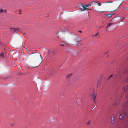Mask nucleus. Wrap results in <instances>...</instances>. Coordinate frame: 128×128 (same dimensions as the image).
I'll return each mask as SVG.
<instances>
[{
    "mask_svg": "<svg viewBox=\"0 0 128 128\" xmlns=\"http://www.w3.org/2000/svg\"><path fill=\"white\" fill-rule=\"evenodd\" d=\"M54 71H52L51 73V75H52V74H53L54 73Z\"/></svg>",
    "mask_w": 128,
    "mask_h": 128,
    "instance_id": "nucleus-20",
    "label": "nucleus"
},
{
    "mask_svg": "<svg viewBox=\"0 0 128 128\" xmlns=\"http://www.w3.org/2000/svg\"><path fill=\"white\" fill-rule=\"evenodd\" d=\"M124 116V115H120L119 117L120 119V120L122 119Z\"/></svg>",
    "mask_w": 128,
    "mask_h": 128,
    "instance_id": "nucleus-14",
    "label": "nucleus"
},
{
    "mask_svg": "<svg viewBox=\"0 0 128 128\" xmlns=\"http://www.w3.org/2000/svg\"><path fill=\"white\" fill-rule=\"evenodd\" d=\"M51 52H52V53L53 55H54L55 54V52L54 51L52 50Z\"/></svg>",
    "mask_w": 128,
    "mask_h": 128,
    "instance_id": "nucleus-17",
    "label": "nucleus"
},
{
    "mask_svg": "<svg viewBox=\"0 0 128 128\" xmlns=\"http://www.w3.org/2000/svg\"><path fill=\"white\" fill-rule=\"evenodd\" d=\"M72 52L73 54H74V56H77L78 52L76 50H72Z\"/></svg>",
    "mask_w": 128,
    "mask_h": 128,
    "instance_id": "nucleus-6",
    "label": "nucleus"
},
{
    "mask_svg": "<svg viewBox=\"0 0 128 128\" xmlns=\"http://www.w3.org/2000/svg\"><path fill=\"white\" fill-rule=\"evenodd\" d=\"M91 10V9H90V10Z\"/></svg>",
    "mask_w": 128,
    "mask_h": 128,
    "instance_id": "nucleus-41",
    "label": "nucleus"
},
{
    "mask_svg": "<svg viewBox=\"0 0 128 128\" xmlns=\"http://www.w3.org/2000/svg\"><path fill=\"white\" fill-rule=\"evenodd\" d=\"M33 56L35 58H38L39 57H40L41 58L40 61V62H39L38 64H36L35 63H34L33 64V65L32 66L33 68H34L38 67L39 65L42 62V57L41 56L39 52H38L34 54Z\"/></svg>",
    "mask_w": 128,
    "mask_h": 128,
    "instance_id": "nucleus-2",
    "label": "nucleus"
},
{
    "mask_svg": "<svg viewBox=\"0 0 128 128\" xmlns=\"http://www.w3.org/2000/svg\"><path fill=\"white\" fill-rule=\"evenodd\" d=\"M10 30H11L12 31L15 32L17 31L18 30H20L19 28H11Z\"/></svg>",
    "mask_w": 128,
    "mask_h": 128,
    "instance_id": "nucleus-8",
    "label": "nucleus"
},
{
    "mask_svg": "<svg viewBox=\"0 0 128 128\" xmlns=\"http://www.w3.org/2000/svg\"><path fill=\"white\" fill-rule=\"evenodd\" d=\"M81 41H82V40L80 38L79 36H77L76 37L74 38L73 40L70 41V43H69V42L68 40H65L64 41V42H66L67 44L74 45H77L78 42Z\"/></svg>",
    "mask_w": 128,
    "mask_h": 128,
    "instance_id": "nucleus-1",
    "label": "nucleus"
},
{
    "mask_svg": "<svg viewBox=\"0 0 128 128\" xmlns=\"http://www.w3.org/2000/svg\"><path fill=\"white\" fill-rule=\"evenodd\" d=\"M94 100V103L95 104H96L97 103H98V102H96L95 100Z\"/></svg>",
    "mask_w": 128,
    "mask_h": 128,
    "instance_id": "nucleus-23",
    "label": "nucleus"
},
{
    "mask_svg": "<svg viewBox=\"0 0 128 128\" xmlns=\"http://www.w3.org/2000/svg\"><path fill=\"white\" fill-rule=\"evenodd\" d=\"M113 24V23H110L108 24V26L106 28V29H107V28L110 26L111 25H112Z\"/></svg>",
    "mask_w": 128,
    "mask_h": 128,
    "instance_id": "nucleus-15",
    "label": "nucleus"
},
{
    "mask_svg": "<svg viewBox=\"0 0 128 128\" xmlns=\"http://www.w3.org/2000/svg\"><path fill=\"white\" fill-rule=\"evenodd\" d=\"M113 2H106V3H112Z\"/></svg>",
    "mask_w": 128,
    "mask_h": 128,
    "instance_id": "nucleus-25",
    "label": "nucleus"
},
{
    "mask_svg": "<svg viewBox=\"0 0 128 128\" xmlns=\"http://www.w3.org/2000/svg\"><path fill=\"white\" fill-rule=\"evenodd\" d=\"M125 9L126 10H128V8H127V7L126 8H125Z\"/></svg>",
    "mask_w": 128,
    "mask_h": 128,
    "instance_id": "nucleus-31",
    "label": "nucleus"
},
{
    "mask_svg": "<svg viewBox=\"0 0 128 128\" xmlns=\"http://www.w3.org/2000/svg\"><path fill=\"white\" fill-rule=\"evenodd\" d=\"M126 128H128V123H127L126 127Z\"/></svg>",
    "mask_w": 128,
    "mask_h": 128,
    "instance_id": "nucleus-27",
    "label": "nucleus"
},
{
    "mask_svg": "<svg viewBox=\"0 0 128 128\" xmlns=\"http://www.w3.org/2000/svg\"><path fill=\"white\" fill-rule=\"evenodd\" d=\"M4 54L3 53H2V54H0V57H1L2 58L4 57Z\"/></svg>",
    "mask_w": 128,
    "mask_h": 128,
    "instance_id": "nucleus-16",
    "label": "nucleus"
},
{
    "mask_svg": "<svg viewBox=\"0 0 128 128\" xmlns=\"http://www.w3.org/2000/svg\"><path fill=\"white\" fill-rule=\"evenodd\" d=\"M111 122L112 123L114 124V123L115 120L114 119V116L112 117L111 118Z\"/></svg>",
    "mask_w": 128,
    "mask_h": 128,
    "instance_id": "nucleus-9",
    "label": "nucleus"
},
{
    "mask_svg": "<svg viewBox=\"0 0 128 128\" xmlns=\"http://www.w3.org/2000/svg\"><path fill=\"white\" fill-rule=\"evenodd\" d=\"M128 102V96H126L125 99V101L124 102V104H123L122 105L123 107L124 108V106H125L127 104Z\"/></svg>",
    "mask_w": 128,
    "mask_h": 128,
    "instance_id": "nucleus-3",
    "label": "nucleus"
},
{
    "mask_svg": "<svg viewBox=\"0 0 128 128\" xmlns=\"http://www.w3.org/2000/svg\"><path fill=\"white\" fill-rule=\"evenodd\" d=\"M73 74L72 73H71L70 74H68L67 76H66V77L67 78H70L71 76H72V75Z\"/></svg>",
    "mask_w": 128,
    "mask_h": 128,
    "instance_id": "nucleus-13",
    "label": "nucleus"
},
{
    "mask_svg": "<svg viewBox=\"0 0 128 128\" xmlns=\"http://www.w3.org/2000/svg\"><path fill=\"white\" fill-rule=\"evenodd\" d=\"M79 32L80 33H81L82 32L81 31H79Z\"/></svg>",
    "mask_w": 128,
    "mask_h": 128,
    "instance_id": "nucleus-35",
    "label": "nucleus"
},
{
    "mask_svg": "<svg viewBox=\"0 0 128 128\" xmlns=\"http://www.w3.org/2000/svg\"><path fill=\"white\" fill-rule=\"evenodd\" d=\"M99 32H97V34H96L94 36H96L98 35H99Z\"/></svg>",
    "mask_w": 128,
    "mask_h": 128,
    "instance_id": "nucleus-24",
    "label": "nucleus"
},
{
    "mask_svg": "<svg viewBox=\"0 0 128 128\" xmlns=\"http://www.w3.org/2000/svg\"><path fill=\"white\" fill-rule=\"evenodd\" d=\"M92 5V4H89L88 5H86V7H89L90 6H91Z\"/></svg>",
    "mask_w": 128,
    "mask_h": 128,
    "instance_id": "nucleus-19",
    "label": "nucleus"
},
{
    "mask_svg": "<svg viewBox=\"0 0 128 128\" xmlns=\"http://www.w3.org/2000/svg\"><path fill=\"white\" fill-rule=\"evenodd\" d=\"M21 14V13H20L19 14Z\"/></svg>",
    "mask_w": 128,
    "mask_h": 128,
    "instance_id": "nucleus-40",
    "label": "nucleus"
},
{
    "mask_svg": "<svg viewBox=\"0 0 128 128\" xmlns=\"http://www.w3.org/2000/svg\"><path fill=\"white\" fill-rule=\"evenodd\" d=\"M114 14H108V15H107V16H108V18H110L113 15H114Z\"/></svg>",
    "mask_w": 128,
    "mask_h": 128,
    "instance_id": "nucleus-12",
    "label": "nucleus"
},
{
    "mask_svg": "<svg viewBox=\"0 0 128 128\" xmlns=\"http://www.w3.org/2000/svg\"><path fill=\"white\" fill-rule=\"evenodd\" d=\"M60 32H58V33L57 34H58L60 33Z\"/></svg>",
    "mask_w": 128,
    "mask_h": 128,
    "instance_id": "nucleus-36",
    "label": "nucleus"
},
{
    "mask_svg": "<svg viewBox=\"0 0 128 128\" xmlns=\"http://www.w3.org/2000/svg\"><path fill=\"white\" fill-rule=\"evenodd\" d=\"M48 55L51 52H52V50H49L48 51Z\"/></svg>",
    "mask_w": 128,
    "mask_h": 128,
    "instance_id": "nucleus-21",
    "label": "nucleus"
},
{
    "mask_svg": "<svg viewBox=\"0 0 128 128\" xmlns=\"http://www.w3.org/2000/svg\"><path fill=\"white\" fill-rule=\"evenodd\" d=\"M90 122H88L86 123V124L87 125H89V123H90Z\"/></svg>",
    "mask_w": 128,
    "mask_h": 128,
    "instance_id": "nucleus-32",
    "label": "nucleus"
},
{
    "mask_svg": "<svg viewBox=\"0 0 128 128\" xmlns=\"http://www.w3.org/2000/svg\"><path fill=\"white\" fill-rule=\"evenodd\" d=\"M94 2V1L92 3L93 4Z\"/></svg>",
    "mask_w": 128,
    "mask_h": 128,
    "instance_id": "nucleus-38",
    "label": "nucleus"
},
{
    "mask_svg": "<svg viewBox=\"0 0 128 128\" xmlns=\"http://www.w3.org/2000/svg\"><path fill=\"white\" fill-rule=\"evenodd\" d=\"M120 72H119V73H117L116 75L117 76H118L120 75Z\"/></svg>",
    "mask_w": 128,
    "mask_h": 128,
    "instance_id": "nucleus-22",
    "label": "nucleus"
},
{
    "mask_svg": "<svg viewBox=\"0 0 128 128\" xmlns=\"http://www.w3.org/2000/svg\"><path fill=\"white\" fill-rule=\"evenodd\" d=\"M97 96L96 93L94 92L93 94L92 95V97L93 100H94L96 98Z\"/></svg>",
    "mask_w": 128,
    "mask_h": 128,
    "instance_id": "nucleus-7",
    "label": "nucleus"
},
{
    "mask_svg": "<svg viewBox=\"0 0 128 128\" xmlns=\"http://www.w3.org/2000/svg\"><path fill=\"white\" fill-rule=\"evenodd\" d=\"M113 74H112L109 77V78L107 79V80H108L110 78H111L112 76H113Z\"/></svg>",
    "mask_w": 128,
    "mask_h": 128,
    "instance_id": "nucleus-18",
    "label": "nucleus"
},
{
    "mask_svg": "<svg viewBox=\"0 0 128 128\" xmlns=\"http://www.w3.org/2000/svg\"><path fill=\"white\" fill-rule=\"evenodd\" d=\"M11 125H12V126H14V124H11Z\"/></svg>",
    "mask_w": 128,
    "mask_h": 128,
    "instance_id": "nucleus-39",
    "label": "nucleus"
},
{
    "mask_svg": "<svg viewBox=\"0 0 128 128\" xmlns=\"http://www.w3.org/2000/svg\"><path fill=\"white\" fill-rule=\"evenodd\" d=\"M119 113L118 112H117L116 113V116H117V115L119 114Z\"/></svg>",
    "mask_w": 128,
    "mask_h": 128,
    "instance_id": "nucleus-28",
    "label": "nucleus"
},
{
    "mask_svg": "<svg viewBox=\"0 0 128 128\" xmlns=\"http://www.w3.org/2000/svg\"><path fill=\"white\" fill-rule=\"evenodd\" d=\"M127 116H128V115H127Z\"/></svg>",
    "mask_w": 128,
    "mask_h": 128,
    "instance_id": "nucleus-44",
    "label": "nucleus"
},
{
    "mask_svg": "<svg viewBox=\"0 0 128 128\" xmlns=\"http://www.w3.org/2000/svg\"><path fill=\"white\" fill-rule=\"evenodd\" d=\"M7 10H3L2 9H0V14H3L4 13H6L7 12Z\"/></svg>",
    "mask_w": 128,
    "mask_h": 128,
    "instance_id": "nucleus-5",
    "label": "nucleus"
},
{
    "mask_svg": "<svg viewBox=\"0 0 128 128\" xmlns=\"http://www.w3.org/2000/svg\"><path fill=\"white\" fill-rule=\"evenodd\" d=\"M119 128V127H118V128Z\"/></svg>",
    "mask_w": 128,
    "mask_h": 128,
    "instance_id": "nucleus-47",
    "label": "nucleus"
},
{
    "mask_svg": "<svg viewBox=\"0 0 128 128\" xmlns=\"http://www.w3.org/2000/svg\"><path fill=\"white\" fill-rule=\"evenodd\" d=\"M122 3L120 4L118 6H117V8H116V9L115 10H114L113 11H110V12H114V11H115L116 10H117V9L120 6V5H121Z\"/></svg>",
    "mask_w": 128,
    "mask_h": 128,
    "instance_id": "nucleus-10",
    "label": "nucleus"
},
{
    "mask_svg": "<svg viewBox=\"0 0 128 128\" xmlns=\"http://www.w3.org/2000/svg\"><path fill=\"white\" fill-rule=\"evenodd\" d=\"M65 40H64V41H63L64 42V41ZM66 42H65V43H64L62 44H60V46H65L66 45H67V44H66Z\"/></svg>",
    "mask_w": 128,
    "mask_h": 128,
    "instance_id": "nucleus-11",
    "label": "nucleus"
},
{
    "mask_svg": "<svg viewBox=\"0 0 128 128\" xmlns=\"http://www.w3.org/2000/svg\"><path fill=\"white\" fill-rule=\"evenodd\" d=\"M81 6H82L83 7V9L81 8L80 9V10H81V11L82 12L84 11L85 10H88V8H86V6H84L83 4H82Z\"/></svg>",
    "mask_w": 128,
    "mask_h": 128,
    "instance_id": "nucleus-4",
    "label": "nucleus"
},
{
    "mask_svg": "<svg viewBox=\"0 0 128 128\" xmlns=\"http://www.w3.org/2000/svg\"><path fill=\"white\" fill-rule=\"evenodd\" d=\"M117 101L116 102V103H117Z\"/></svg>",
    "mask_w": 128,
    "mask_h": 128,
    "instance_id": "nucleus-43",
    "label": "nucleus"
},
{
    "mask_svg": "<svg viewBox=\"0 0 128 128\" xmlns=\"http://www.w3.org/2000/svg\"><path fill=\"white\" fill-rule=\"evenodd\" d=\"M94 2L95 3H97L98 4V2Z\"/></svg>",
    "mask_w": 128,
    "mask_h": 128,
    "instance_id": "nucleus-37",
    "label": "nucleus"
},
{
    "mask_svg": "<svg viewBox=\"0 0 128 128\" xmlns=\"http://www.w3.org/2000/svg\"><path fill=\"white\" fill-rule=\"evenodd\" d=\"M127 18H128V17H127Z\"/></svg>",
    "mask_w": 128,
    "mask_h": 128,
    "instance_id": "nucleus-46",
    "label": "nucleus"
},
{
    "mask_svg": "<svg viewBox=\"0 0 128 128\" xmlns=\"http://www.w3.org/2000/svg\"><path fill=\"white\" fill-rule=\"evenodd\" d=\"M125 18H124L122 20L121 22H123V20Z\"/></svg>",
    "mask_w": 128,
    "mask_h": 128,
    "instance_id": "nucleus-29",
    "label": "nucleus"
},
{
    "mask_svg": "<svg viewBox=\"0 0 128 128\" xmlns=\"http://www.w3.org/2000/svg\"><path fill=\"white\" fill-rule=\"evenodd\" d=\"M97 106V105H95L94 106V108H96V107Z\"/></svg>",
    "mask_w": 128,
    "mask_h": 128,
    "instance_id": "nucleus-33",
    "label": "nucleus"
},
{
    "mask_svg": "<svg viewBox=\"0 0 128 128\" xmlns=\"http://www.w3.org/2000/svg\"><path fill=\"white\" fill-rule=\"evenodd\" d=\"M127 60H128V58H127Z\"/></svg>",
    "mask_w": 128,
    "mask_h": 128,
    "instance_id": "nucleus-42",
    "label": "nucleus"
},
{
    "mask_svg": "<svg viewBox=\"0 0 128 128\" xmlns=\"http://www.w3.org/2000/svg\"><path fill=\"white\" fill-rule=\"evenodd\" d=\"M98 5L99 6H101L102 5L100 3H98Z\"/></svg>",
    "mask_w": 128,
    "mask_h": 128,
    "instance_id": "nucleus-26",
    "label": "nucleus"
},
{
    "mask_svg": "<svg viewBox=\"0 0 128 128\" xmlns=\"http://www.w3.org/2000/svg\"><path fill=\"white\" fill-rule=\"evenodd\" d=\"M126 72V70L124 71V73H125Z\"/></svg>",
    "mask_w": 128,
    "mask_h": 128,
    "instance_id": "nucleus-30",
    "label": "nucleus"
},
{
    "mask_svg": "<svg viewBox=\"0 0 128 128\" xmlns=\"http://www.w3.org/2000/svg\"><path fill=\"white\" fill-rule=\"evenodd\" d=\"M88 17L89 18V16L88 15Z\"/></svg>",
    "mask_w": 128,
    "mask_h": 128,
    "instance_id": "nucleus-45",
    "label": "nucleus"
},
{
    "mask_svg": "<svg viewBox=\"0 0 128 128\" xmlns=\"http://www.w3.org/2000/svg\"><path fill=\"white\" fill-rule=\"evenodd\" d=\"M96 10L97 11V10ZM98 11V12H99V11Z\"/></svg>",
    "mask_w": 128,
    "mask_h": 128,
    "instance_id": "nucleus-34",
    "label": "nucleus"
}]
</instances>
